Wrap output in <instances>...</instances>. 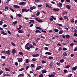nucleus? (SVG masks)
Returning <instances> with one entry per match:
<instances>
[{"mask_svg":"<svg viewBox=\"0 0 77 77\" xmlns=\"http://www.w3.org/2000/svg\"><path fill=\"white\" fill-rule=\"evenodd\" d=\"M29 45V43H27L26 45L25 46V49H26V50H30V48L29 47H28Z\"/></svg>","mask_w":77,"mask_h":77,"instance_id":"1","label":"nucleus"},{"mask_svg":"<svg viewBox=\"0 0 77 77\" xmlns=\"http://www.w3.org/2000/svg\"><path fill=\"white\" fill-rule=\"evenodd\" d=\"M26 3L23 2H22L19 3V5H21V6H24V5H26Z\"/></svg>","mask_w":77,"mask_h":77,"instance_id":"2","label":"nucleus"},{"mask_svg":"<svg viewBox=\"0 0 77 77\" xmlns=\"http://www.w3.org/2000/svg\"><path fill=\"white\" fill-rule=\"evenodd\" d=\"M51 17L49 19L50 21H53V20H56V18H54V17H53V16H51Z\"/></svg>","mask_w":77,"mask_h":77,"instance_id":"3","label":"nucleus"},{"mask_svg":"<svg viewBox=\"0 0 77 77\" xmlns=\"http://www.w3.org/2000/svg\"><path fill=\"white\" fill-rule=\"evenodd\" d=\"M29 9L26 10L25 8H23L22 10V12L23 13L24 12H29Z\"/></svg>","mask_w":77,"mask_h":77,"instance_id":"4","label":"nucleus"},{"mask_svg":"<svg viewBox=\"0 0 77 77\" xmlns=\"http://www.w3.org/2000/svg\"><path fill=\"white\" fill-rule=\"evenodd\" d=\"M1 33L2 35H7V33L5 32V30H2Z\"/></svg>","mask_w":77,"mask_h":77,"instance_id":"5","label":"nucleus"},{"mask_svg":"<svg viewBox=\"0 0 77 77\" xmlns=\"http://www.w3.org/2000/svg\"><path fill=\"white\" fill-rule=\"evenodd\" d=\"M29 50L30 49V48H35V46L34 45H32V44H30L29 45Z\"/></svg>","mask_w":77,"mask_h":77,"instance_id":"6","label":"nucleus"},{"mask_svg":"<svg viewBox=\"0 0 77 77\" xmlns=\"http://www.w3.org/2000/svg\"><path fill=\"white\" fill-rule=\"evenodd\" d=\"M13 7H14V8H20V6H18L17 5H14L13 6Z\"/></svg>","mask_w":77,"mask_h":77,"instance_id":"7","label":"nucleus"},{"mask_svg":"<svg viewBox=\"0 0 77 77\" xmlns=\"http://www.w3.org/2000/svg\"><path fill=\"white\" fill-rule=\"evenodd\" d=\"M57 5H58V6H59V8H62V4L61 3H59V4H57Z\"/></svg>","mask_w":77,"mask_h":77,"instance_id":"8","label":"nucleus"},{"mask_svg":"<svg viewBox=\"0 0 77 77\" xmlns=\"http://www.w3.org/2000/svg\"><path fill=\"white\" fill-rule=\"evenodd\" d=\"M53 10H54V11H56V12H57V11H60V9L58 8H54L53 9Z\"/></svg>","mask_w":77,"mask_h":77,"instance_id":"9","label":"nucleus"},{"mask_svg":"<svg viewBox=\"0 0 77 77\" xmlns=\"http://www.w3.org/2000/svg\"><path fill=\"white\" fill-rule=\"evenodd\" d=\"M45 54H48V55H51L52 54H51V53L48 52H47L45 53Z\"/></svg>","mask_w":77,"mask_h":77,"instance_id":"10","label":"nucleus"},{"mask_svg":"<svg viewBox=\"0 0 77 77\" xmlns=\"http://www.w3.org/2000/svg\"><path fill=\"white\" fill-rule=\"evenodd\" d=\"M16 53V50L15 49H13L12 50V53L13 54H15Z\"/></svg>","mask_w":77,"mask_h":77,"instance_id":"11","label":"nucleus"},{"mask_svg":"<svg viewBox=\"0 0 77 77\" xmlns=\"http://www.w3.org/2000/svg\"><path fill=\"white\" fill-rule=\"evenodd\" d=\"M65 36L66 38H67V39H69V38H70V35H69L68 34L66 35Z\"/></svg>","mask_w":77,"mask_h":77,"instance_id":"12","label":"nucleus"},{"mask_svg":"<svg viewBox=\"0 0 77 77\" xmlns=\"http://www.w3.org/2000/svg\"><path fill=\"white\" fill-rule=\"evenodd\" d=\"M66 8H67L68 9H70L71 8H70V7H69V5H66Z\"/></svg>","mask_w":77,"mask_h":77,"instance_id":"13","label":"nucleus"},{"mask_svg":"<svg viewBox=\"0 0 77 77\" xmlns=\"http://www.w3.org/2000/svg\"><path fill=\"white\" fill-rule=\"evenodd\" d=\"M8 9H9V7L8 6H6L4 9L5 11H7L8 10Z\"/></svg>","mask_w":77,"mask_h":77,"instance_id":"14","label":"nucleus"},{"mask_svg":"<svg viewBox=\"0 0 77 77\" xmlns=\"http://www.w3.org/2000/svg\"><path fill=\"white\" fill-rule=\"evenodd\" d=\"M21 76H23V77H24V73L20 74L18 75V77H20Z\"/></svg>","mask_w":77,"mask_h":77,"instance_id":"15","label":"nucleus"},{"mask_svg":"<svg viewBox=\"0 0 77 77\" xmlns=\"http://www.w3.org/2000/svg\"><path fill=\"white\" fill-rule=\"evenodd\" d=\"M6 54H8V55H11V53H10V51L9 50H8L6 51Z\"/></svg>","mask_w":77,"mask_h":77,"instance_id":"16","label":"nucleus"},{"mask_svg":"<svg viewBox=\"0 0 77 77\" xmlns=\"http://www.w3.org/2000/svg\"><path fill=\"white\" fill-rule=\"evenodd\" d=\"M42 73H46L47 71H46V69H43L42 71Z\"/></svg>","mask_w":77,"mask_h":77,"instance_id":"17","label":"nucleus"},{"mask_svg":"<svg viewBox=\"0 0 77 77\" xmlns=\"http://www.w3.org/2000/svg\"><path fill=\"white\" fill-rule=\"evenodd\" d=\"M18 32L19 33H23V32H23V30H22L21 29L20 30H19L18 31Z\"/></svg>","mask_w":77,"mask_h":77,"instance_id":"18","label":"nucleus"},{"mask_svg":"<svg viewBox=\"0 0 77 77\" xmlns=\"http://www.w3.org/2000/svg\"><path fill=\"white\" fill-rule=\"evenodd\" d=\"M77 69V66H75V67H73L72 68V69H73V71H75V70H76Z\"/></svg>","mask_w":77,"mask_h":77,"instance_id":"19","label":"nucleus"},{"mask_svg":"<svg viewBox=\"0 0 77 77\" xmlns=\"http://www.w3.org/2000/svg\"><path fill=\"white\" fill-rule=\"evenodd\" d=\"M58 33L59 34H62V33H63V30H60V31Z\"/></svg>","mask_w":77,"mask_h":77,"instance_id":"20","label":"nucleus"},{"mask_svg":"<svg viewBox=\"0 0 77 77\" xmlns=\"http://www.w3.org/2000/svg\"><path fill=\"white\" fill-rule=\"evenodd\" d=\"M64 19H65V20H69V19L68 18V17H67L66 16H65L64 17Z\"/></svg>","mask_w":77,"mask_h":77,"instance_id":"21","label":"nucleus"},{"mask_svg":"<svg viewBox=\"0 0 77 77\" xmlns=\"http://www.w3.org/2000/svg\"><path fill=\"white\" fill-rule=\"evenodd\" d=\"M35 32L36 33H41V31L39 30H36L35 31Z\"/></svg>","mask_w":77,"mask_h":77,"instance_id":"22","label":"nucleus"},{"mask_svg":"<svg viewBox=\"0 0 77 77\" xmlns=\"http://www.w3.org/2000/svg\"><path fill=\"white\" fill-rule=\"evenodd\" d=\"M17 16L18 17H20V18H21V17H22V15L20 14H17Z\"/></svg>","mask_w":77,"mask_h":77,"instance_id":"23","label":"nucleus"},{"mask_svg":"<svg viewBox=\"0 0 77 77\" xmlns=\"http://www.w3.org/2000/svg\"><path fill=\"white\" fill-rule=\"evenodd\" d=\"M70 67V65H68L67 66H65L64 68H69Z\"/></svg>","mask_w":77,"mask_h":77,"instance_id":"24","label":"nucleus"},{"mask_svg":"<svg viewBox=\"0 0 77 77\" xmlns=\"http://www.w3.org/2000/svg\"><path fill=\"white\" fill-rule=\"evenodd\" d=\"M17 21L16 20V21L13 22L12 23L13 24H14V25H15V24H17Z\"/></svg>","mask_w":77,"mask_h":77,"instance_id":"25","label":"nucleus"},{"mask_svg":"<svg viewBox=\"0 0 77 77\" xmlns=\"http://www.w3.org/2000/svg\"><path fill=\"white\" fill-rule=\"evenodd\" d=\"M18 61L19 62H23V58H21L20 59L18 60Z\"/></svg>","mask_w":77,"mask_h":77,"instance_id":"26","label":"nucleus"},{"mask_svg":"<svg viewBox=\"0 0 77 77\" xmlns=\"http://www.w3.org/2000/svg\"><path fill=\"white\" fill-rule=\"evenodd\" d=\"M4 76H8V77H10L11 75L9 74H5L4 75Z\"/></svg>","mask_w":77,"mask_h":77,"instance_id":"27","label":"nucleus"},{"mask_svg":"<svg viewBox=\"0 0 77 77\" xmlns=\"http://www.w3.org/2000/svg\"><path fill=\"white\" fill-rule=\"evenodd\" d=\"M19 54H20V55H21V56H23V55H24V54H23V52H19Z\"/></svg>","mask_w":77,"mask_h":77,"instance_id":"28","label":"nucleus"},{"mask_svg":"<svg viewBox=\"0 0 77 77\" xmlns=\"http://www.w3.org/2000/svg\"><path fill=\"white\" fill-rule=\"evenodd\" d=\"M63 55L66 56H68V55H67V54H66V52H65L63 53Z\"/></svg>","mask_w":77,"mask_h":77,"instance_id":"29","label":"nucleus"},{"mask_svg":"<svg viewBox=\"0 0 77 77\" xmlns=\"http://www.w3.org/2000/svg\"><path fill=\"white\" fill-rule=\"evenodd\" d=\"M5 71H11L8 68H5Z\"/></svg>","mask_w":77,"mask_h":77,"instance_id":"30","label":"nucleus"},{"mask_svg":"<svg viewBox=\"0 0 77 77\" xmlns=\"http://www.w3.org/2000/svg\"><path fill=\"white\" fill-rule=\"evenodd\" d=\"M29 21L31 22L32 23H35V21L33 20H30Z\"/></svg>","mask_w":77,"mask_h":77,"instance_id":"31","label":"nucleus"},{"mask_svg":"<svg viewBox=\"0 0 77 77\" xmlns=\"http://www.w3.org/2000/svg\"><path fill=\"white\" fill-rule=\"evenodd\" d=\"M36 29H39V30H41V28H40V27H38L36 26L35 27Z\"/></svg>","mask_w":77,"mask_h":77,"instance_id":"32","label":"nucleus"},{"mask_svg":"<svg viewBox=\"0 0 77 77\" xmlns=\"http://www.w3.org/2000/svg\"><path fill=\"white\" fill-rule=\"evenodd\" d=\"M1 53H4V54H6V51H5V50L2 51H1Z\"/></svg>","mask_w":77,"mask_h":77,"instance_id":"33","label":"nucleus"},{"mask_svg":"<svg viewBox=\"0 0 77 77\" xmlns=\"http://www.w3.org/2000/svg\"><path fill=\"white\" fill-rule=\"evenodd\" d=\"M26 60V63H29V59H26L25 60Z\"/></svg>","mask_w":77,"mask_h":77,"instance_id":"34","label":"nucleus"},{"mask_svg":"<svg viewBox=\"0 0 77 77\" xmlns=\"http://www.w3.org/2000/svg\"><path fill=\"white\" fill-rule=\"evenodd\" d=\"M52 64H53V63L52 62H51V63H50V64L49 65L50 66H51V67H52Z\"/></svg>","mask_w":77,"mask_h":77,"instance_id":"35","label":"nucleus"},{"mask_svg":"<svg viewBox=\"0 0 77 77\" xmlns=\"http://www.w3.org/2000/svg\"><path fill=\"white\" fill-rule=\"evenodd\" d=\"M63 50H64V51H66V50H67L68 49L65 48H63Z\"/></svg>","mask_w":77,"mask_h":77,"instance_id":"36","label":"nucleus"},{"mask_svg":"<svg viewBox=\"0 0 77 77\" xmlns=\"http://www.w3.org/2000/svg\"><path fill=\"white\" fill-rule=\"evenodd\" d=\"M60 62L61 63H63L64 62V60L62 59L60 60Z\"/></svg>","mask_w":77,"mask_h":77,"instance_id":"37","label":"nucleus"},{"mask_svg":"<svg viewBox=\"0 0 77 77\" xmlns=\"http://www.w3.org/2000/svg\"><path fill=\"white\" fill-rule=\"evenodd\" d=\"M40 39H41V38H38L36 40V42H38L39 41V40H40Z\"/></svg>","mask_w":77,"mask_h":77,"instance_id":"38","label":"nucleus"},{"mask_svg":"<svg viewBox=\"0 0 77 77\" xmlns=\"http://www.w3.org/2000/svg\"><path fill=\"white\" fill-rule=\"evenodd\" d=\"M9 9H10V10H11V11H12V12L15 11V10H14V9H12V8H10Z\"/></svg>","mask_w":77,"mask_h":77,"instance_id":"39","label":"nucleus"},{"mask_svg":"<svg viewBox=\"0 0 77 77\" xmlns=\"http://www.w3.org/2000/svg\"><path fill=\"white\" fill-rule=\"evenodd\" d=\"M54 31L55 32H58L59 31V30L58 29H54Z\"/></svg>","mask_w":77,"mask_h":77,"instance_id":"40","label":"nucleus"},{"mask_svg":"<svg viewBox=\"0 0 77 77\" xmlns=\"http://www.w3.org/2000/svg\"><path fill=\"white\" fill-rule=\"evenodd\" d=\"M40 14V13L39 12H38L36 14V15L37 16H39Z\"/></svg>","mask_w":77,"mask_h":77,"instance_id":"41","label":"nucleus"},{"mask_svg":"<svg viewBox=\"0 0 77 77\" xmlns=\"http://www.w3.org/2000/svg\"><path fill=\"white\" fill-rule=\"evenodd\" d=\"M57 25H58V26H61L62 27H63L62 24H59V23H57Z\"/></svg>","mask_w":77,"mask_h":77,"instance_id":"42","label":"nucleus"},{"mask_svg":"<svg viewBox=\"0 0 77 77\" xmlns=\"http://www.w3.org/2000/svg\"><path fill=\"white\" fill-rule=\"evenodd\" d=\"M44 50H48V48L47 47H45Z\"/></svg>","mask_w":77,"mask_h":77,"instance_id":"43","label":"nucleus"},{"mask_svg":"<svg viewBox=\"0 0 77 77\" xmlns=\"http://www.w3.org/2000/svg\"><path fill=\"white\" fill-rule=\"evenodd\" d=\"M42 63H46V61L44 60H42Z\"/></svg>","mask_w":77,"mask_h":77,"instance_id":"44","label":"nucleus"},{"mask_svg":"<svg viewBox=\"0 0 77 77\" xmlns=\"http://www.w3.org/2000/svg\"><path fill=\"white\" fill-rule=\"evenodd\" d=\"M11 44L12 45H13V46H14V47H15V46H16V45H15V44L13 42H11Z\"/></svg>","mask_w":77,"mask_h":77,"instance_id":"45","label":"nucleus"},{"mask_svg":"<svg viewBox=\"0 0 77 77\" xmlns=\"http://www.w3.org/2000/svg\"><path fill=\"white\" fill-rule=\"evenodd\" d=\"M2 59H6V57L5 56H2L1 57Z\"/></svg>","mask_w":77,"mask_h":77,"instance_id":"46","label":"nucleus"},{"mask_svg":"<svg viewBox=\"0 0 77 77\" xmlns=\"http://www.w3.org/2000/svg\"><path fill=\"white\" fill-rule=\"evenodd\" d=\"M44 45H45L46 46H49V45H50V44L45 43Z\"/></svg>","mask_w":77,"mask_h":77,"instance_id":"47","label":"nucleus"},{"mask_svg":"<svg viewBox=\"0 0 77 77\" xmlns=\"http://www.w3.org/2000/svg\"><path fill=\"white\" fill-rule=\"evenodd\" d=\"M3 72L2 70H1L0 71V75L2 74H3Z\"/></svg>","mask_w":77,"mask_h":77,"instance_id":"48","label":"nucleus"},{"mask_svg":"<svg viewBox=\"0 0 77 77\" xmlns=\"http://www.w3.org/2000/svg\"><path fill=\"white\" fill-rule=\"evenodd\" d=\"M15 65H16V66H18V63L16 62L15 63Z\"/></svg>","mask_w":77,"mask_h":77,"instance_id":"49","label":"nucleus"},{"mask_svg":"<svg viewBox=\"0 0 77 77\" xmlns=\"http://www.w3.org/2000/svg\"><path fill=\"white\" fill-rule=\"evenodd\" d=\"M73 50L74 51H77V47H76V48L74 49Z\"/></svg>","mask_w":77,"mask_h":77,"instance_id":"50","label":"nucleus"},{"mask_svg":"<svg viewBox=\"0 0 77 77\" xmlns=\"http://www.w3.org/2000/svg\"><path fill=\"white\" fill-rule=\"evenodd\" d=\"M39 77H43V74H41L39 75Z\"/></svg>","mask_w":77,"mask_h":77,"instance_id":"51","label":"nucleus"},{"mask_svg":"<svg viewBox=\"0 0 77 77\" xmlns=\"http://www.w3.org/2000/svg\"><path fill=\"white\" fill-rule=\"evenodd\" d=\"M3 27H7V25L5 24L3 25Z\"/></svg>","mask_w":77,"mask_h":77,"instance_id":"52","label":"nucleus"},{"mask_svg":"<svg viewBox=\"0 0 77 77\" xmlns=\"http://www.w3.org/2000/svg\"><path fill=\"white\" fill-rule=\"evenodd\" d=\"M35 2L36 3H38V2H40V1L39 0H35Z\"/></svg>","mask_w":77,"mask_h":77,"instance_id":"53","label":"nucleus"},{"mask_svg":"<svg viewBox=\"0 0 77 77\" xmlns=\"http://www.w3.org/2000/svg\"><path fill=\"white\" fill-rule=\"evenodd\" d=\"M57 65H58V66H60V63H59L58 62H57L56 63Z\"/></svg>","mask_w":77,"mask_h":77,"instance_id":"54","label":"nucleus"},{"mask_svg":"<svg viewBox=\"0 0 77 77\" xmlns=\"http://www.w3.org/2000/svg\"><path fill=\"white\" fill-rule=\"evenodd\" d=\"M31 66L32 67H34L35 66V65L33 64H31Z\"/></svg>","mask_w":77,"mask_h":77,"instance_id":"55","label":"nucleus"},{"mask_svg":"<svg viewBox=\"0 0 77 77\" xmlns=\"http://www.w3.org/2000/svg\"><path fill=\"white\" fill-rule=\"evenodd\" d=\"M39 56V54H35V57H38Z\"/></svg>","mask_w":77,"mask_h":77,"instance_id":"56","label":"nucleus"},{"mask_svg":"<svg viewBox=\"0 0 77 77\" xmlns=\"http://www.w3.org/2000/svg\"><path fill=\"white\" fill-rule=\"evenodd\" d=\"M3 23V21H0V25H2Z\"/></svg>","mask_w":77,"mask_h":77,"instance_id":"57","label":"nucleus"},{"mask_svg":"<svg viewBox=\"0 0 77 77\" xmlns=\"http://www.w3.org/2000/svg\"><path fill=\"white\" fill-rule=\"evenodd\" d=\"M29 66H27L26 67V70H27L28 69V68H29Z\"/></svg>","mask_w":77,"mask_h":77,"instance_id":"58","label":"nucleus"},{"mask_svg":"<svg viewBox=\"0 0 77 77\" xmlns=\"http://www.w3.org/2000/svg\"><path fill=\"white\" fill-rule=\"evenodd\" d=\"M42 5H38V7L39 8H41V7H42Z\"/></svg>","mask_w":77,"mask_h":77,"instance_id":"59","label":"nucleus"},{"mask_svg":"<svg viewBox=\"0 0 77 77\" xmlns=\"http://www.w3.org/2000/svg\"><path fill=\"white\" fill-rule=\"evenodd\" d=\"M61 50H62V48H59L58 49V51H60Z\"/></svg>","mask_w":77,"mask_h":77,"instance_id":"60","label":"nucleus"},{"mask_svg":"<svg viewBox=\"0 0 77 77\" xmlns=\"http://www.w3.org/2000/svg\"><path fill=\"white\" fill-rule=\"evenodd\" d=\"M71 22L72 23H74V19H72Z\"/></svg>","mask_w":77,"mask_h":77,"instance_id":"61","label":"nucleus"},{"mask_svg":"<svg viewBox=\"0 0 77 77\" xmlns=\"http://www.w3.org/2000/svg\"><path fill=\"white\" fill-rule=\"evenodd\" d=\"M64 73H66V72H67V70H66V69H64Z\"/></svg>","mask_w":77,"mask_h":77,"instance_id":"62","label":"nucleus"},{"mask_svg":"<svg viewBox=\"0 0 77 77\" xmlns=\"http://www.w3.org/2000/svg\"><path fill=\"white\" fill-rule=\"evenodd\" d=\"M74 36H76V37H77V33H74Z\"/></svg>","mask_w":77,"mask_h":77,"instance_id":"63","label":"nucleus"},{"mask_svg":"<svg viewBox=\"0 0 77 77\" xmlns=\"http://www.w3.org/2000/svg\"><path fill=\"white\" fill-rule=\"evenodd\" d=\"M72 75V74H70L68 76V77H71V76Z\"/></svg>","mask_w":77,"mask_h":77,"instance_id":"64","label":"nucleus"}]
</instances>
